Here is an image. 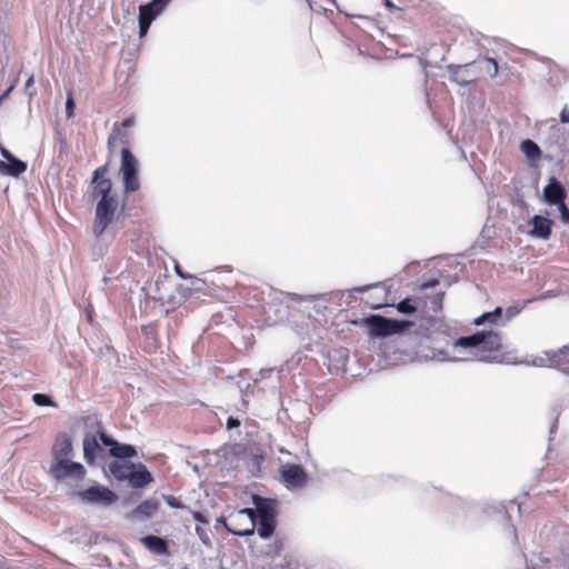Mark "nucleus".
<instances>
[{"label":"nucleus","mask_w":569,"mask_h":569,"mask_svg":"<svg viewBox=\"0 0 569 569\" xmlns=\"http://www.w3.org/2000/svg\"><path fill=\"white\" fill-rule=\"evenodd\" d=\"M108 172V164L100 166L93 171L91 179V196L97 200L92 223L96 238H100L113 222H117L119 201L116 191H113V183L107 177Z\"/></svg>","instance_id":"nucleus-1"},{"label":"nucleus","mask_w":569,"mask_h":569,"mask_svg":"<svg viewBox=\"0 0 569 569\" xmlns=\"http://www.w3.org/2000/svg\"><path fill=\"white\" fill-rule=\"evenodd\" d=\"M456 347L475 348L478 351L486 353L481 357L483 360L489 361H515L516 357L510 351H502V338L499 332L489 330L477 331L476 333L467 337H460L455 341Z\"/></svg>","instance_id":"nucleus-2"},{"label":"nucleus","mask_w":569,"mask_h":569,"mask_svg":"<svg viewBox=\"0 0 569 569\" xmlns=\"http://www.w3.org/2000/svg\"><path fill=\"white\" fill-rule=\"evenodd\" d=\"M361 323L368 328V333L372 338L401 333L415 325L412 321L389 319L379 315L366 317Z\"/></svg>","instance_id":"nucleus-3"},{"label":"nucleus","mask_w":569,"mask_h":569,"mask_svg":"<svg viewBox=\"0 0 569 569\" xmlns=\"http://www.w3.org/2000/svg\"><path fill=\"white\" fill-rule=\"evenodd\" d=\"M257 517V507L254 509L244 508L231 512L228 519L221 518L220 521L230 533L244 537L254 533Z\"/></svg>","instance_id":"nucleus-4"},{"label":"nucleus","mask_w":569,"mask_h":569,"mask_svg":"<svg viewBox=\"0 0 569 569\" xmlns=\"http://www.w3.org/2000/svg\"><path fill=\"white\" fill-rule=\"evenodd\" d=\"M253 503L259 518L258 535L262 539H268L276 530L277 502L273 499L253 496Z\"/></svg>","instance_id":"nucleus-5"},{"label":"nucleus","mask_w":569,"mask_h":569,"mask_svg":"<svg viewBox=\"0 0 569 569\" xmlns=\"http://www.w3.org/2000/svg\"><path fill=\"white\" fill-rule=\"evenodd\" d=\"M172 0H152L139 7V34L144 37L152 21L167 8Z\"/></svg>","instance_id":"nucleus-6"},{"label":"nucleus","mask_w":569,"mask_h":569,"mask_svg":"<svg viewBox=\"0 0 569 569\" xmlns=\"http://www.w3.org/2000/svg\"><path fill=\"white\" fill-rule=\"evenodd\" d=\"M79 497L86 502L102 506H110L118 499V496L112 490L103 486H91L88 489L80 491Z\"/></svg>","instance_id":"nucleus-7"},{"label":"nucleus","mask_w":569,"mask_h":569,"mask_svg":"<svg viewBox=\"0 0 569 569\" xmlns=\"http://www.w3.org/2000/svg\"><path fill=\"white\" fill-rule=\"evenodd\" d=\"M50 472L58 480L66 478H74L81 480L86 476L84 467L81 463L73 462L69 459L53 462Z\"/></svg>","instance_id":"nucleus-8"},{"label":"nucleus","mask_w":569,"mask_h":569,"mask_svg":"<svg viewBox=\"0 0 569 569\" xmlns=\"http://www.w3.org/2000/svg\"><path fill=\"white\" fill-rule=\"evenodd\" d=\"M282 481L289 488H302L308 481V475L300 465L287 463L280 468Z\"/></svg>","instance_id":"nucleus-9"},{"label":"nucleus","mask_w":569,"mask_h":569,"mask_svg":"<svg viewBox=\"0 0 569 569\" xmlns=\"http://www.w3.org/2000/svg\"><path fill=\"white\" fill-rule=\"evenodd\" d=\"M539 363H547L560 371L569 372V345L558 350L545 351V358H540Z\"/></svg>","instance_id":"nucleus-10"},{"label":"nucleus","mask_w":569,"mask_h":569,"mask_svg":"<svg viewBox=\"0 0 569 569\" xmlns=\"http://www.w3.org/2000/svg\"><path fill=\"white\" fill-rule=\"evenodd\" d=\"M450 80L460 86H467L477 80L476 70H473L470 63L460 66V64H449L448 67Z\"/></svg>","instance_id":"nucleus-11"},{"label":"nucleus","mask_w":569,"mask_h":569,"mask_svg":"<svg viewBox=\"0 0 569 569\" xmlns=\"http://www.w3.org/2000/svg\"><path fill=\"white\" fill-rule=\"evenodd\" d=\"M71 453L72 441L70 436H68L67 433L58 435L52 447L54 462L68 460Z\"/></svg>","instance_id":"nucleus-12"},{"label":"nucleus","mask_w":569,"mask_h":569,"mask_svg":"<svg viewBox=\"0 0 569 569\" xmlns=\"http://www.w3.org/2000/svg\"><path fill=\"white\" fill-rule=\"evenodd\" d=\"M471 68L476 70L477 79L479 77L495 78L498 74V62L493 58L485 57L470 63Z\"/></svg>","instance_id":"nucleus-13"},{"label":"nucleus","mask_w":569,"mask_h":569,"mask_svg":"<svg viewBox=\"0 0 569 569\" xmlns=\"http://www.w3.org/2000/svg\"><path fill=\"white\" fill-rule=\"evenodd\" d=\"M128 481L133 488H142L151 483L153 481V477L146 466L139 463L138 466L134 465V469H131Z\"/></svg>","instance_id":"nucleus-14"},{"label":"nucleus","mask_w":569,"mask_h":569,"mask_svg":"<svg viewBox=\"0 0 569 569\" xmlns=\"http://www.w3.org/2000/svg\"><path fill=\"white\" fill-rule=\"evenodd\" d=\"M546 202L549 204H559L565 201L566 192L561 183L557 179H551L543 189Z\"/></svg>","instance_id":"nucleus-15"},{"label":"nucleus","mask_w":569,"mask_h":569,"mask_svg":"<svg viewBox=\"0 0 569 569\" xmlns=\"http://www.w3.org/2000/svg\"><path fill=\"white\" fill-rule=\"evenodd\" d=\"M108 149L112 151V149L117 144H121L122 148H129L130 144V133L128 130L122 129L118 126V123L113 124L112 131L108 137Z\"/></svg>","instance_id":"nucleus-16"},{"label":"nucleus","mask_w":569,"mask_h":569,"mask_svg":"<svg viewBox=\"0 0 569 569\" xmlns=\"http://www.w3.org/2000/svg\"><path fill=\"white\" fill-rule=\"evenodd\" d=\"M531 234L541 239H548L551 234L552 221L542 216H535L531 219Z\"/></svg>","instance_id":"nucleus-17"},{"label":"nucleus","mask_w":569,"mask_h":569,"mask_svg":"<svg viewBox=\"0 0 569 569\" xmlns=\"http://www.w3.org/2000/svg\"><path fill=\"white\" fill-rule=\"evenodd\" d=\"M141 542L147 549H149L151 552L156 555H169L167 541L158 536H146L141 539Z\"/></svg>","instance_id":"nucleus-18"},{"label":"nucleus","mask_w":569,"mask_h":569,"mask_svg":"<svg viewBox=\"0 0 569 569\" xmlns=\"http://www.w3.org/2000/svg\"><path fill=\"white\" fill-rule=\"evenodd\" d=\"M108 468L118 481H124L128 480L131 469H134V465L122 460H114L109 463Z\"/></svg>","instance_id":"nucleus-19"},{"label":"nucleus","mask_w":569,"mask_h":569,"mask_svg":"<svg viewBox=\"0 0 569 569\" xmlns=\"http://www.w3.org/2000/svg\"><path fill=\"white\" fill-rule=\"evenodd\" d=\"M26 170H27V164L23 161L17 159L14 157L9 159L7 162L0 161V173L1 174L18 177L21 173H23Z\"/></svg>","instance_id":"nucleus-20"},{"label":"nucleus","mask_w":569,"mask_h":569,"mask_svg":"<svg viewBox=\"0 0 569 569\" xmlns=\"http://www.w3.org/2000/svg\"><path fill=\"white\" fill-rule=\"evenodd\" d=\"M99 451L100 446L97 437L94 435H86L83 438V456L87 463H93Z\"/></svg>","instance_id":"nucleus-21"},{"label":"nucleus","mask_w":569,"mask_h":569,"mask_svg":"<svg viewBox=\"0 0 569 569\" xmlns=\"http://www.w3.org/2000/svg\"><path fill=\"white\" fill-rule=\"evenodd\" d=\"M159 502L156 499H147L139 503L132 511V516L137 518H150L159 510Z\"/></svg>","instance_id":"nucleus-22"},{"label":"nucleus","mask_w":569,"mask_h":569,"mask_svg":"<svg viewBox=\"0 0 569 569\" xmlns=\"http://www.w3.org/2000/svg\"><path fill=\"white\" fill-rule=\"evenodd\" d=\"M139 170V161L129 148L121 149L120 173Z\"/></svg>","instance_id":"nucleus-23"},{"label":"nucleus","mask_w":569,"mask_h":569,"mask_svg":"<svg viewBox=\"0 0 569 569\" xmlns=\"http://www.w3.org/2000/svg\"><path fill=\"white\" fill-rule=\"evenodd\" d=\"M122 176L123 191L126 193L136 192L140 189L139 170L124 172Z\"/></svg>","instance_id":"nucleus-24"},{"label":"nucleus","mask_w":569,"mask_h":569,"mask_svg":"<svg viewBox=\"0 0 569 569\" xmlns=\"http://www.w3.org/2000/svg\"><path fill=\"white\" fill-rule=\"evenodd\" d=\"M110 455L116 458L126 459L137 456V451L133 446L121 445L118 441H116V445H113L110 449Z\"/></svg>","instance_id":"nucleus-25"},{"label":"nucleus","mask_w":569,"mask_h":569,"mask_svg":"<svg viewBox=\"0 0 569 569\" xmlns=\"http://www.w3.org/2000/svg\"><path fill=\"white\" fill-rule=\"evenodd\" d=\"M501 315H502V308L497 307L493 311L486 312V313L479 316L478 318H476L473 323L477 326H480L485 322L496 323L498 321V319L501 317Z\"/></svg>","instance_id":"nucleus-26"},{"label":"nucleus","mask_w":569,"mask_h":569,"mask_svg":"<svg viewBox=\"0 0 569 569\" xmlns=\"http://www.w3.org/2000/svg\"><path fill=\"white\" fill-rule=\"evenodd\" d=\"M521 151L531 159L538 158L541 152L538 144L529 139L521 142Z\"/></svg>","instance_id":"nucleus-27"},{"label":"nucleus","mask_w":569,"mask_h":569,"mask_svg":"<svg viewBox=\"0 0 569 569\" xmlns=\"http://www.w3.org/2000/svg\"><path fill=\"white\" fill-rule=\"evenodd\" d=\"M529 302H531V300L520 301V302L515 303L513 306L508 307L506 309V318L511 319V318L516 317L525 309V307Z\"/></svg>","instance_id":"nucleus-28"},{"label":"nucleus","mask_w":569,"mask_h":569,"mask_svg":"<svg viewBox=\"0 0 569 569\" xmlns=\"http://www.w3.org/2000/svg\"><path fill=\"white\" fill-rule=\"evenodd\" d=\"M32 401L37 405V406H40V407H52L54 406V402L52 401V399L44 395V393H34L32 396Z\"/></svg>","instance_id":"nucleus-29"},{"label":"nucleus","mask_w":569,"mask_h":569,"mask_svg":"<svg viewBox=\"0 0 569 569\" xmlns=\"http://www.w3.org/2000/svg\"><path fill=\"white\" fill-rule=\"evenodd\" d=\"M397 310L401 313H412L416 311V307L410 298H406L397 305Z\"/></svg>","instance_id":"nucleus-30"},{"label":"nucleus","mask_w":569,"mask_h":569,"mask_svg":"<svg viewBox=\"0 0 569 569\" xmlns=\"http://www.w3.org/2000/svg\"><path fill=\"white\" fill-rule=\"evenodd\" d=\"M73 110H74V100H73L72 92H69L68 97H67V101H66L67 118H71L73 116Z\"/></svg>","instance_id":"nucleus-31"},{"label":"nucleus","mask_w":569,"mask_h":569,"mask_svg":"<svg viewBox=\"0 0 569 569\" xmlns=\"http://www.w3.org/2000/svg\"><path fill=\"white\" fill-rule=\"evenodd\" d=\"M560 211V218L561 221L566 224L569 223V208L567 207L566 202L562 201L559 204H557Z\"/></svg>","instance_id":"nucleus-32"},{"label":"nucleus","mask_w":569,"mask_h":569,"mask_svg":"<svg viewBox=\"0 0 569 569\" xmlns=\"http://www.w3.org/2000/svg\"><path fill=\"white\" fill-rule=\"evenodd\" d=\"M445 293L438 292L431 298V305L435 310H441L442 309V301H443Z\"/></svg>","instance_id":"nucleus-33"},{"label":"nucleus","mask_w":569,"mask_h":569,"mask_svg":"<svg viewBox=\"0 0 569 569\" xmlns=\"http://www.w3.org/2000/svg\"><path fill=\"white\" fill-rule=\"evenodd\" d=\"M33 84H34V77H33V74H30L24 84V91L30 97H32L36 93Z\"/></svg>","instance_id":"nucleus-34"},{"label":"nucleus","mask_w":569,"mask_h":569,"mask_svg":"<svg viewBox=\"0 0 569 569\" xmlns=\"http://www.w3.org/2000/svg\"><path fill=\"white\" fill-rule=\"evenodd\" d=\"M164 500L172 508H184V506L173 496H166Z\"/></svg>","instance_id":"nucleus-35"},{"label":"nucleus","mask_w":569,"mask_h":569,"mask_svg":"<svg viewBox=\"0 0 569 569\" xmlns=\"http://www.w3.org/2000/svg\"><path fill=\"white\" fill-rule=\"evenodd\" d=\"M99 438L101 440V442L107 446V447H112L113 445H116V440H113L112 438H110L106 432L101 431L99 433Z\"/></svg>","instance_id":"nucleus-36"},{"label":"nucleus","mask_w":569,"mask_h":569,"mask_svg":"<svg viewBox=\"0 0 569 569\" xmlns=\"http://www.w3.org/2000/svg\"><path fill=\"white\" fill-rule=\"evenodd\" d=\"M196 532L204 545H210V539L204 529L196 527Z\"/></svg>","instance_id":"nucleus-37"},{"label":"nucleus","mask_w":569,"mask_h":569,"mask_svg":"<svg viewBox=\"0 0 569 569\" xmlns=\"http://www.w3.org/2000/svg\"><path fill=\"white\" fill-rule=\"evenodd\" d=\"M133 124H134V118L133 117H128L120 124L118 123V126L121 127L124 130H128Z\"/></svg>","instance_id":"nucleus-38"},{"label":"nucleus","mask_w":569,"mask_h":569,"mask_svg":"<svg viewBox=\"0 0 569 569\" xmlns=\"http://www.w3.org/2000/svg\"><path fill=\"white\" fill-rule=\"evenodd\" d=\"M240 426V420L234 418V417H229L227 419V428L228 429H234V428H238Z\"/></svg>","instance_id":"nucleus-39"},{"label":"nucleus","mask_w":569,"mask_h":569,"mask_svg":"<svg viewBox=\"0 0 569 569\" xmlns=\"http://www.w3.org/2000/svg\"><path fill=\"white\" fill-rule=\"evenodd\" d=\"M192 517L196 521L200 523H208V519L206 518V516L199 511L192 512Z\"/></svg>","instance_id":"nucleus-40"},{"label":"nucleus","mask_w":569,"mask_h":569,"mask_svg":"<svg viewBox=\"0 0 569 569\" xmlns=\"http://www.w3.org/2000/svg\"><path fill=\"white\" fill-rule=\"evenodd\" d=\"M560 121L562 123H569V109L567 106L560 112Z\"/></svg>","instance_id":"nucleus-41"},{"label":"nucleus","mask_w":569,"mask_h":569,"mask_svg":"<svg viewBox=\"0 0 569 569\" xmlns=\"http://www.w3.org/2000/svg\"><path fill=\"white\" fill-rule=\"evenodd\" d=\"M1 154L7 159V161L13 158V156L4 148H1Z\"/></svg>","instance_id":"nucleus-42"},{"label":"nucleus","mask_w":569,"mask_h":569,"mask_svg":"<svg viewBox=\"0 0 569 569\" xmlns=\"http://www.w3.org/2000/svg\"><path fill=\"white\" fill-rule=\"evenodd\" d=\"M427 321L430 326H435L437 322L433 318H428Z\"/></svg>","instance_id":"nucleus-43"},{"label":"nucleus","mask_w":569,"mask_h":569,"mask_svg":"<svg viewBox=\"0 0 569 569\" xmlns=\"http://www.w3.org/2000/svg\"><path fill=\"white\" fill-rule=\"evenodd\" d=\"M386 4H387V7H389V8H391V9H395V8H396V7H395L390 1H388V0H387Z\"/></svg>","instance_id":"nucleus-44"},{"label":"nucleus","mask_w":569,"mask_h":569,"mask_svg":"<svg viewBox=\"0 0 569 569\" xmlns=\"http://www.w3.org/2000/svg\"><path fill=\"white\" fill-rule=\"evenodd\" d=\"M238 526L246 527V522H238Z\"/></svg>","instance_id":"nucleus-45"},{"label":"nucleus","mask_w":569,"mask_h":569,"mask_svg":"<svg viewBox=\"0 0 569 569\" xmlns=\"http://www.w3.org/2000/svg\"><path fill=\"white\" fill-rule=\"evenodd\" d=\"M307 2H309V0H306Z\"/></svg>","instance_id":"nucleus-46"}]
</instances>
